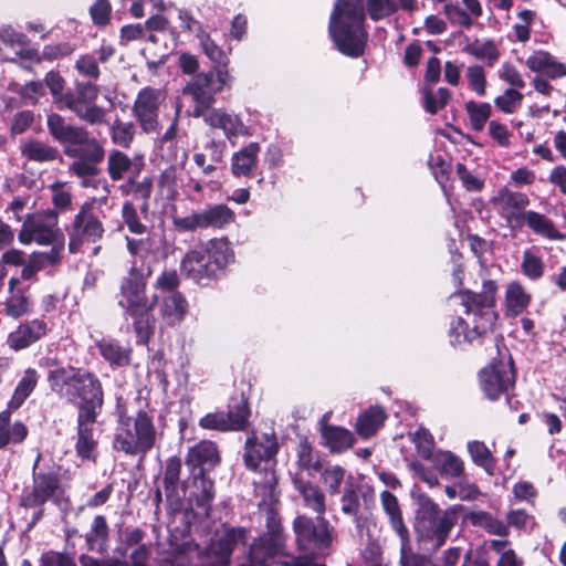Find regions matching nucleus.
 Segmentation results:
<instances>
[{"label": "nucleus", "mask_w": 566, "mask_h": 566, "mask_svg": "<svg viewBox=\"0 0 566 566\" xmlns=\"http://www.w3.org/2000/svg\"><path fill=\"white\" fill-rule=\"evenodd\" d=\"M296 490L303 497L304 505L316 514L315 522L306 515H297L293 521L295 542L300 553L310 554L314 560L324 556L332 544V530L324 517L326 512L325 494L310 482L296 479Z\"/></svg>", "instance_id": "nucleus-1"}, {"label": "nucleus", "mask_w": 566, "mask_h": 566, "mask_svg": "<svg viewBox=\"0 0 566 566\" xmlns=\"http://www.w3.org/2000/svg\"><path fill=\"white\" fill-rule=\"evenodd\" d=\"M496 289L495 282L489 280L483 283L481 293L462 291L452 295L460 298L461 304L465 308V314L472 316L473 324L470 328L468 322L461 317L451 323L449 337L452 346L461 347L465 344H471L492 329L496 321L494 312Z\"/></svg>", "instance_id": "nucleus-2"}, {"label": "nucleus", "mask_w": 566, "mask_h": 566, "mask_svg": "<svg viewBox=\"0 0 566 566\" xmlns=\"http://www.w3.org/2000/svg\"><path fill=\"white\" fill-rule=\"evenodd\" d=\"M247 539L245 528L224 526L205 549L191 539L171 543L170 566H228L233 549Z\"/></svg>", "instance_id": "nucleus-3"}, {"label": "nucleus", "mask_w": 566, "mask_h": 566, "mask_svg": "<svg viewBox=\"0 0 566 566\" xmlns=\"http://www.w3.org/2000/svg\"><path fill=\"white\" fill-rule=\"evenodd\" d=\"M266 533L255 538L234 558L237 566H325L316 563L310 554L300 553L287 558L285 537L280 521L271 515L266 522Z\"/></svg>", "instance_id": "nucleus-4"}, {"label": "nucleus", "mask_w": 566, "mask_h": 566, "mask_svg": "<svg viewBox=\"0 0 566 566\" xmlns=\"http://www.w3.org/2000/svg\"><path fill=\"white\" fill-rule=\"evenodd\" d=\"M361 0H337L332 11L328 32L339 52L352 57L364 53L367 32Z\"/></svg>", "instance_id": "nucleus-5"}, {"label": "nucleus", "mask_w": 566, "mask_h": 566, "mask_svg": "<svg viewBox=\"0 0 566 566\" xmlns=\"http://www.w3.org/2000/svg\"><path fill=\"white\" fill-rule=\"evenodd\" d=\"M150 271H144L133 265L122 280L118 305L124 311L126 319H133L134 328L140 339L146 342L154 328L151 311L158 302V295L149 301L146 295L147 277Z\"/></svg>", "instance_id": "nucleus-6"}, {"label": "nucleus", "mask_w": 566, "mask_h": 566, "mask_svg": "<svg viewBox=\"0 0 566 566\" xmlns=\"http://www.w3.org/2000/svg\"><path fill=\"white\" fill-rule=\"evenodd\" d=\"M233 258L227 239H211L195 245L185 254L180 262V271L195 283L208 285L233 261Z\"/></svg>", "instance_id": "nucleus-7"}, {"label": "nucleus", "mask_w": 566, "mask_h": 566, "mask_svg": "<svg viewBox=\"0 0 566 566\" xmlns=\"http://www.w3.org/2000/svg\"><path fill=\"white\" fill-rule=\"evenodd\" d=\"M279 444L274 431L254 433L247 439L244 463L245 467L258 472L253 480L255 491L262 493L263 497H274L277 479L273 470L274 458L277 453Z\"/></svg>", "instance_id": "nucleus-8"}, {"label": "nucleus", "mask_w": 566, "mask_h": 566, "mask_svg": "<svg viewBox=\"0 0 566 566\" xmlns=\"http://www.w3.org/2000/svg\"><path fill=\"white\" fill-rule=\"evenodd\" d=\"M455 522L454 507L442 511L431 499L427 496L419 499L415 530L418 539L429 544L430 548L436 551L446 543Z\"/></svg>", "instance_id": "nucleus-9"}, {"label": "nucleus", "mask_w": 566, "mask_h": 566, "mask_svg": "<svg viewBox=\"0 0 566 566\" xmlns=\"http://www.w3.org/2000/svg\"><path fill=\"white\" fill-rule=\"evenodd\" d=\"M156 436L151 418L145 411H139L135 418H119L114 448L129 455L145 454L155 446Z\"/></svg>", "instance_id": "nucleus-10"}, {"label": "nucleus", "mask_w": 566, "mask_h": 566, "mask_svg": "<svg viewBox=\"0 0 566 566\" xmlns=\"http://www.w3.org/2000/svg\"><path fill=\"white\" fill-rule=\"evenodd\" d=\"M99 88L87 81H75L74 90H67L60 98L59 109L72 112L80 120L90 125H101L105 122L106 111L96 104Z\"/></svg>", "instance_id": "nucleus-11"}, {"label": "nucleus", "mask_w": 566, "mask_h": 566, "mask_svg": "<svg viewBox=\"0 0 566 566\" xmlns=\"http://www.w3.org/2000/svg\"><path fill=\"white\" fill-rule=\"evenodd\" d=\"M230 80L227 69L216 67L208 73L197 75L185 86L184 94L190 95L196 102L195 117H201L209 111V106L214 102V96L228 85Z\"/></svg>", "instance_id": "nucleus-12"}, {"label": "nucleus", "mask_w": 566, "mask_h": 566, "mask_svg": "<svg viewBox=\"0 0 566 566\" xmlns=\"http://www.w3.org/2000/svg\"><path fill=\"white\" fill-rule=\"evenodd\" d=\"M18 238L22 244L35 242L39 245H50L64 240V234L59 228L57 213L54 210H45L29 214L23 221Z\"/></svg>", "instance_id": "nucleus-13"}, {"label": "nucleus", "mask_w": 566, "mask_h": 566, "mask_svg": "<svg viewBox=\"0 0 566 566\" xmlns=\"http://www.w3.org/2000/svg\"><path fill=\"white\" fill-rule=\"evenodd\" d=\"M235 213L226 205L218 203L193 211L188 216L172 217V224L178 231L188 232L198 229H223L233 223Z\"/></svg>", "instance_id": "nucleus-14"}, {"label": "nucleus", "mask_w": 566, "mask_h": 566, "mask_svg": "<svg viewBox=\"0 0 566 566\" xmlns=\"http://www.w3.org/2000/svg\"><path fill=\"white\" fill-rule=\"evenodd\" d=\"M93 203L84 202L66 228L69 234V251L77 253L85 242L95 243L104 235L101 220L93 213Z\"/></svg>", "instance_id": "nucleus-15"}, {"label": "nucleus", "mask_w": 566, "mask_h": 566, "mask_svg": "<svg viewBox=\"0 0 566 566\" xmlns=\"http://www.w3.org/2000/svg\"><path fill=\"white\" fill-rule=\"evenodd\" d=\"M39 459L33 468V484L24 490L20 504L23 507H40L49 501L56 502L64 493L59 473L52 470L36 471Z\"/></svg>", "instance_id": "nucleus-16"}, {"label": "nucleus", "mask_w": 566, "mask_h": 566, "mask_svg": "<svg viewBox=\"0 0 566 566\" xmlns=\"http://www.w3.org/2000/svg\"><path fill=\"white\" fill-rule=\"evenodd\" d=\"M64 153L75 158L69 167L70 172L82 179L83 187L93 186L91 178L97 174V165L105 157L101 143L93 138L78 147H65Z\"/></svg>", "instance_id": "nucleus-17"}, {"label": "nucleus", "mask_w": 566, "mask_h": 566, "mask_svg": "<svg viewBox=\"0 0 566 566\" xmlns=\"http://www.w3.org/2000/svg\"><path fill=\"white\" fill-rule=\"evenodd\" d=\"M380 502L392 530L401 541V566H428L426 558L408 552L409 532L403 523L398 499L389 491H384L380 494Z\"/></svg>", "instance_id": "nucleus-18"}, {"label": "nucleus", "mask_w": 566, "mask_h": 566, "mask_svg": "<svg viewBox=\"0 0 566 566\" xmlns=\"http://www.w3.org/2000/svg\"><path fill=\"white\" fill-rule=\"evenodd\" d=\"M76 380L74 388L76 392H74V401L71 402L77 405L78 413L86 411L99 415L104 402L99 379L95 374L80 368Z\"/></svg>", "instance_id": "nucleus-19"}, {"label": "nucleus", "mask_w": 566, "mask_h": 566, "mask_svg": "<svg viewBox=\"0 0 566 566\" xmlns=\"http://www.w3.org/2000/svg\"><path fill=\"white\" fill-rule=\"evenodd\" d=\"M166 98L165 92L150 86L142 88L133 105V115L146 133L158 128V116L161 104Z\"/></svg>", "instance_id": "nucleus-20"}, {"label": "nucleus", "mask_w": 566, "mask_h": 566, "mask_svg": "<svg viewBox=\"0 0 566 566\" xmlns=\"http://www.w3.org/2000/svg\"><path fill=\"white\" fill-rule=\"evenodd\" d=\"M480 382L484 394L491 399H497L514 385V373L511 361H497L484 368L480 374Z\"/></svg>", "instance_id": "nucleus-21"}, {"label": "nucleus", "mask_w": 566, "mask_h": 566, "mask_svg": "<svg viewBox=\"0 0 566 566\" xmlns=\"http://www.w3.org/2000/svg\"><path fill=\"white\" fill-rule=\"evenodd\" d=\"M203 120L213 129L222 130L226 138L234 144L240 136H249V127L243 123L240 115L224 108H212L203 115Z\"/></svg>", "instance_id": "nucleus-22"}, {"label": "nucleus", "mask_w": 566, "mask_h": 566, "mask_svg": "<svg viewBox=\"0 0 566 566\" xmlns=\"http://www.w3.org/2000/svg\"><path fill=\"white\" fill-rule=\"evenodd\" d=\"M46 126L51 136L66 147H78L93 139L86 128L69 124L56 113L48 115Z\"/></svg>", "instance_id": "nucleus-23"}, {"label": "nucleus", "mask_w": 566, "mask_h": 566, "mask_svg": "<svg viewBox=\"0 0 566 566\" xmlns=\"http://www.w3.org/2000/svg\"><path fill=\"white\" fill-rule=\"evenodd\" d=\"M46 126L51 136L66 147H78L93 139L86 128L69 124L56 113L48 115Z\"/></svg>", "instance_id": "nucleus-24"}, {"label": "nucleus", "mask_w": 566, "mask_h": 566, "mask_svg": "<svg viewBox=\"0 0 566 566\" xmlns=\"http://www.w3.org/2000/svg\"><path fill=\"white\" fill-rule=\"evenodd\" d=\"M220 453L214 442L202 440L191 447L186 455V464L193 476L206 474L220 463Z\"/></svg>", "instance_id": "nucleus-25"}, {"label": "nucleus", "mask_w": 566, "mask_h": 566, "mask_svg": "<svg viewBox=\"0 0 566 566\" xmlns=\"http://www.w3.org/2000/svg\"><path fill=\"white\" fill-rule=\"evenodd\" d=\"M50 327L43 318H34L21 323L8 335L7 344L13 350L30 347L48 335Z\"/></svg>", "instance_id": "nucleus-26"}, {"label": "nucleus", "mask_w": 566, "mask_h": 566, "mask_svg": "<svg viewBox=\"0 0 566 566\" xmlns=\"http://www.w3.org/2000/svg\"><path fill=\"white\" fill-rule=\"evenodd\" d=\"M461 3L462 6L455 2L446 3L443 13L452 25L470 29L482 17V4L479 0H462Z\"/></svg>", "instance_id": "nucleus-27"}, {"label": "nucleus", "mask_w": 566, "mask_h": 566, "mask_svg": "<svg viewBox=\"0 0 566 566\" xmlns=\"http://www.w3.org/2000/svg\"><path fill=\"white\" fill-rule=\"evenodd\" d=\"M80 368L55 365L48 373V381L51 390L60 398L74 401V388Z\"/></svg>", "instance_id": "nucleus-28"}, {"label": "nucleus", "mask_w": 566, "mask_h": 566, "mask_svg": "<svg viewBox=\"0 0 566 566\" xmlns=\"http://www.w3.org/2000/svg\"><path fill=\"white\" fill-rule=\"evenodd\" d=\"M98 415L83 412L77 415L76 454L82 459H93L97 446L95 439V423Z\"/></svg>", "instance_id": "nucleus-29"}, {"label": "nucleus", "mask_w": 566, "mask_h": 566, "mask_svg": "<svg viewBox=\"0 0 566 566\" xmlns=\"http://www.w3.org/2000/svg\"><path fill=\"white\" fill-rule=\"evenodd\" d=\"M494 203L507 222L522 226V210L530 205V199L525 193L503 189L494 198Z\"/></svg>", "instance_id": "nucleus-30"}, {"label": "nucleus", "mask_w": 566, "mask_h": 566, "mask_svg": "<svg viewBox=\"0 0 566 566\" xmlns=\"http://www.w3.org/2000/svg\"><path fill=\"white\" fill-rule=\"evenodd\" d=\"M181 460L171 457L166 461L164 471V490L166 499L170 504H180L186 495V490L180 481Z\"/></svg>", "instance_id": "nucleus-31"}, {"label": "nucleus", "mask_w": 566, "mask_h": 566, "mask_svg": "<svg viewBox=\"0 0 566 566\" xmlns=\"http://www.w3.org/2000/svg\"><path fill=\"white\" fill-rule=\"evenodd\" d=\"M159 314L167 325L174 326L180 323L188 310L186 297L179 293H170L161 298L158 297Z\"/></svg>", "instance_id": "nucleus-32"}, {"label": "nucleus", "mask_w": 566, "mask_h": 566, "mask_svg": "<svg viewBox=\"0 0 566 566\" xmlns=\"http://www.w3.org/2000/svg\"><path fill=\"white\" fill-rule=\"evenodd\" d=\"M526 66L535 73H544L551 78H557L566 75V66L555 60L548 52L535 51L525 61Z\"/></svg>", "instance_id": "nucleus-33"}, {"label": "nucleus", "mask_w": 566, "mask_h": 566, "mask_svg": "<svg viewBox=\"0 0 566 566\" xmlns=\"http://www.w3.org/2000/svg\"><path fill=\"white\" fill-rule=\"evenodd\" d=\"M526 224L532 232L548 240H564L565 235L554 226V222L546 216L527 210L522 213V226Z\"/></svg>", "instance_id": "nucleus-34"}, {"label": "nucleus", "mask_w": 566, "mask_h": 566, "mask_svg": "<svg viewBox=\"0 0 566 566\" xmlns=\"http://www.w3.org/2000/svg\"><path fill=\"white\" fill-rule=\"evenodd\" d=\"M260 149L261 147L258 143H250L234 153L231 158L232 174L235 177H249L256 167Z\"/></svg>", "instance_id": "nucleus-35"}, {"label": "nucleus", "mask_w": 566, "mask_h": 566, "mask_svg": "<svg viewBox=\"0 0 566 566\" xmlns=\"http://www.w3.org/2000/svg\"><path fill=\"white\" fill-rule=\"evenodd\" d=\"M532 296L522 286L514 281L507 284L505 291V313L507 316L515 317L522 314L530 305Z\"/></svg>", "instance_id": "nucleus-36"}, {"label": "nucleus", "mask_w": 566, "mask_h": 566, "mask_svg": "<svg viewBox=\"0 0 566 566\" xmlns=\"http://www.w3.org/2000/svg\"><path fill=\"white\" fill-rule=\"evenodd\" d=\"M467 520L471 525L484 530L490 535H496L500 537H506L509 535V525L489 512H470L467 514Z\"/></svg>", "instance_id": "nucleus-37"}, {"label": "nucleus", "mask_w": 566, "mask_h": 566, "mask_svg": "<svg viewBox=\"0 0 566 566\" xmlns=\"http://www.w3.org/2000/svg\"><path fill=\"white\" fill-rule=\"evenodd\" d=\"M109 530L103 515H96L92 522L90 531L85 535L90 551L104 554L107 552Z\"/></svg>", "instance_id": "nucleus-38"}, {"label": "nucleus", "mask_w": 566, "mask_h": 566, "mask_svg": "<svg viewBox=\"0 0 566 566\" xmlns=\"http://www.w3.org/2000/svg\"><path fill=\"white\" fill-rule=\"evenodd\" d=\"M28 434L27 427L18 421L11 423L10 411L0 413V449L6 448L10 443L22 442Z\"/></svg>", "instance_id": "nucleus-39"}, {"label": "nucleus", "mask_w": 566, "mask_h": 566, "mask_svg": "<svg viewBox=\"0 0 566 566\" xmlns=\"http://www.w3.org/2000/svg\"><path fill=\"white\" fill-rule=\"evenodd\" d=\"M99 354L113 366H125L130 360V348L120 345L117 340L103 338L97 343Z\"/></svg>", "instance_id": "nucleus-40"}, {"label": "nucleus", "mask_w": 566, "mask_h": 566, "mask_svg": "<svg viewBox=\"0 0 566 566\" xmlns=\"http://www.w3.org/2000/svg\"><path fill=\"white\" fill-rule=\"evenodd\" d=\"M322 437L325 444L334 452H342L350 448L354 442L352 432L340 427L324 426Z\"/></svg>", "instance_id": "nucleus-41"}, {"label": "nucleus", "mask_w": 566, "mask_h": 566, "mask_svg": "<svg viewBox=\"0 0 566 566\" xmlns=\"http://www.w3.org/2000/svg\"><path fill=\"white\" fill-rule=\"evenodd\" d=\"M385 419L386 416L381 408L370 407L358 417L357 432L364 438L371 437L382 426Z\"/></svg>", "instance_id": "nucleus-42"}, {"label": "nucleus", "mask_w": 566, "mask_h": 566, "mask_svg": "<svg viewBox=\"0 0 566 566\" xmlns=\"http://www.w3.org/2000/svg\"><path fill=\"white\" fill-rule=\"evenodd\" d=\"M21 154L32 161H53L60 157L59 150L43 142L29 140L21 146Z\"/></svg>", "instance_id": "nucleus-43"}, {"label": "nucleus", "mask_w": 566, "mask_h": 566, "mask_svg": "<svg viewBox=\"0 0 566 566\" xmlns=\"http://www.w3.org/2000/svg\"><path fill=\"white\" fill-rule=\"evenodd\" d=\"M38 373L33 368H28L23 377L18 382L11 400L9 401L10 409H18L22 406L25 399L31 395L38 384Z\"/></svg>", "instance_id": "nucleus-44"}, {"label": "nucleus", "mask_w": 566, "mask_h": 566, "mask_svg": "<svg viewBox=\"0 0 566 566\" xmlns=\"http://www.w3.org/2000/svg\"><path fill=\"white\" fill-rule=\"evenodd\" d=\"M464 52L489 66H493L500 59V50L493 40L474 41L464 48Z\"/></svg>", "instance_id": "nucleus-45"}, {"label": "nucleus", "mask_w": 566, "mask_h": 566, "mask_svg": "<svg viewBox=\"0 0 566 566\" xmlns=\"http://www.w3.org/2000/svg\"><path fill=\"white\" fill-rule=\"evenodd\" d=\"M3 312L7 316L18 319L32 312L31 302L24 291H17L10 294L2 303Z\"/></svg>", "instance_id": "nucleus-46"}, {"label": "nucleus", "mask_w": 566, "mask_h": 566, "mask_svg": "<svg viewBox=\"0 0 566 566\" xmlns=\"http://www.w3.org/2000/svg\"><path fill=\"white\" fill-rule=\"evenodd\" d=\"M464 109L469 115L470 124L473 130L481 132L492 115V106L490 103H478L468 101Z\"/></svg>", "instance_id": "nucleus-47"}, {"label": "nucleus", "mask_w": 566, "mask_h": 566, "mask_svg": "<svg viewBox=\"0 0 566 566\" xmlns=\"http://www.w3.org/2000/svg\"><path fill=\"white\" fill-rule=\"evenodd\" d=\"M197 492L195 493L196 505L201 507L205 514H208L214 497L213 481L206 474L195 476Z\"/></svg>", "instance_id": "nucleus-48"}, {"label": "nucleus", "mask_w": 566, "mask_h": 566, "mask_svg": "<svg viewBox=\"0 0 566 566\" xmlns=\"http://www.w3.org/2000/svg\"><path fill=\"white\" fill-rule=\"evenodd\" d=\"M468 451L472 461L483 468L489 474L493 473L495 460L489 448L481 441H471L468 443Z\"/></svg>", "instance_id": "nucleus-49"}, {"label": "nucleus", "mask_w": 566, "mask_h": 566, "mask_svg": "<svg viewBox=\"0 0 566 566\" xmlns=\"http://www.w3.org/2000/svg\"><path fill=\"white\" fill-rule=\"evenodd\" d=\"M130 158L119 150H113L108 155L107 171L112 180L118 181L132 168Z\"/></svg>", "instance_id": "nucleus-50"}, {"label": "nucleus", "mask_w": 566, "mask_h": 566, "mask_svg": "<svg viewBox=\"0 0 566 566\" xmlns=\"http://www.w3.org/2000/svg\"><path fill=\"white\" fill-rule=\"evenodd\" d=\"M423 107L430 114H437L450 101L451 93L446 87H440L437 92L430 88H423Z\"/></svg>", "instance_id": "nucleus-51"}, {"label": "nucleus", "mask_w": 566, "mask_h": 566, "mask_svg": "<svg viewBox=\"0 0 566 566\" xmlns=\"http://www.w3.org/2000/svg\"><path fill=\"white\" fill-rule=\"evenodd\" d=\"M523 94L515 88H506L502 95L494 98V105L504 114L515 113L522 105Z\"/></svg>", "instance_id": "nucleus-52"}, {"label": "nucleus", "mask_w": 566, "mask_h": 566, "mask_svg": "<svg viewBox=\"0 0 566 566\" xmlns=\"http://www.w3.org/2000/svg\"><path fill=\"white\" fill-rule=\"evenodd\" d=\"M74 67L78 75L90 81H96L99 78L101 70L98 66L97 59L94 54L85 53L81 54L74 64Z\"/></svg>", "instance_id": "nucleus-53"}, {"label": "nucleus", "mask_w": 566, "mask_h": 566, "mask_svg": "<svg viewBox=\"0 0 566 566\" xmlns=\"http://www.w3.org/2000/svg\"><path fill=\"white\" fill-rule=\"evenodd\" d=\"M366 9L374 21L385 19L398 9L397 0H366Z\"/></svg>", "instance_id": "nucleus-54"}, {"label": "nucleus", "mask_w": 566, "mask_h": 566, "mask_svg": "<svg viewBox=\"0 0 566 566\" xmlns=\"http://www.w3.org/2000/svg\"><path fill=\"white\" fill-rule=\"evenodd\" d=\"M135 136V126L133 123L115 120L111 128L112 142L120 147L128 148Z\"/></svg>", "instance_id": "nucleus-55"}, {"label": "nucleus", "mask_w": 566, "mask_h": 566, "mask_svg": "<svg viewBox=\"0 0 566 566\" xmlns=\"http://www.w3.org/2000/svg\"><path fill=\"white\" fill-rule=\"evenodd\" d=\"M465 78L471 91L480 97L485 96L488 82L485 71L481 65L474 64L468 66L465 71Z\"/></svg>", "instance_id": "nucleus-56"}, {"label": "nucleus", "mask_w": 566, "mask_h": 566, "mask_svg": "<svg viewBox=\"0 0 566 566\" xmlns=\"http://www.w3.org/2000/svg\"><path fill=\"white\" fill-rule=\"evenodd\" d=\"M345 470L339 465H327L322 471V482L331 495L339 493Z\"/></svg>", "instance_id": "nucleus-57"}, {"label": "nucleus", "mask_w": 566, "mask_h": 566, "mask_svg": "<svg viewBox=\"0 0 566 566\" xmlns=\"http://www.w3.org/2000/svg\"><path fill=\"white\" fill-rule=\"evenodd\" d=\"M249 407L248 403L242 400L239 403L232 406L228 412H226V417H229L227 419L229 430L230 431H238L245 427L249 419Z\"/></svg>", "instance_id": "nucleus-58"}, {"label": "nucleus", "mask_w": 566, "mask_h": 566, "mask_svg": "<svg viewBox=\"0 0 566 566\" xmlns=\"http://www.w3.org/2000/svg\"><path fill=\"white\" fill-rule=\"evenodd\" d=\"M200 45L205 52V54L219 66H226L228 63V57L224 51L214 43L209 33H200V38L198 39Z\"/></svg>", "instance_id": "nucleus-59"}, {"label": "nucleus", "mask_w": 566, "mask_h": 566, "mask_svg": "<svg viewBox=\"0 0 566 566\" xmlns=\"http://www.w3.org/2000/svg\"><path fill=\"white\" fill-rule=\"evenodd\" d=\"M521 268L523 274L534 281L544 274L543 261L530 250L524 251Z\"/></svg>", "instance_id": "nucleus-60"}, {"label": "nucleus", "mask_w": 566, "mask_h": 566, "mask_svg": "<svg viewBox=\"0 0 566 566\" xmlns=\"http://www.w3.org/2000/svg\"><path fill=\"white\" fill-rule=\"evenodd\" d=\"M297 464L301 469L318 471L321 465L317 457L314 454L311 444L306 440H302L297 447Z\"/></svg>", "instance_id": "nucleus-61"}, {"label": "nucleus", "mask_w": 566, "mask_h": 566, "mask_svg": "<svg viewBox=\"0 0 566 566\" xmlns=\"http://www.w3.org/2000/svg\"><path fill=\"white\" fill-rule=\"evenodd\" d=\"M488 133L492 140L502 148H509L512 145L513 134L505 124L499 120H490L488 125Z\"/></svg>", "instance_id": "nucleus-62"}, {"label": "nucleus", "mask_w": 566, "mask_h": 566, "mask_svg": "<svg viewBox=\"0 0 566 566\" xmlns=\"http://www.w3.org/2000/svg\"><path fill=\"white\" fill-rule=\"evenodd\" d=\"M506 525L518 531L531 532L535 526V520L524 510H512L506 514Z\"/></svg>", "instance_id": "nucleus-63"}, {"label": "nucleus", "mask_w": 566, "mask_h": 566, "mask_svg": "<svg viewBox=\"0 0 566 566\" xmlns=\"http://www.w3.org/2000/svg\"><path fill=\"white\" fill-rule=\"evenodd\" d=\"M441 472L450 478H462L464 472L463 461L450 451L441 454Z\"/></svg>", "instance_id": "nucleus-64"}]
</instances>
